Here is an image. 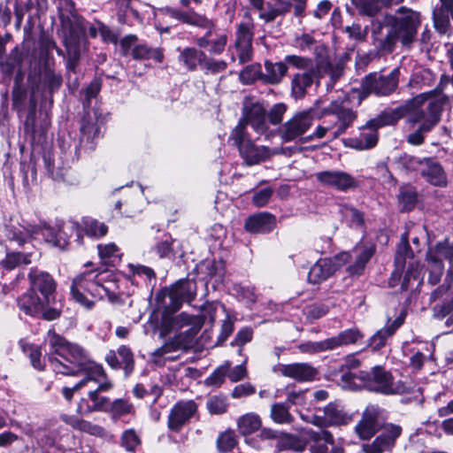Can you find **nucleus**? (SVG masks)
Instances as JSON below:
<instances>
[{
    "label": "nucleus",
    "mask_w": 453,
    "mask_h": 453,
    "mask_svg": "<svg viewBox=\"0 0 453 453\" xmlns=\"http://www.w3.org/2000/svg\"><path fill=\"white\" fill-rule=\"evenodd\" d=\"M317 180L323 185L338 190H347L357 186L355 179L345 172L324 171L316 174Z\"/></svg>",
    "instance_id": "412c9836"
},
{
    "label": "nucleus",
    "mask_w": 453,
    "mask_h": 453,
    "mask_svg": "<svg viewBox=\"0 0 453 453\" xmlns=\"http://www.w3.org/2000/svg\"><path fill=\"white\" fill-rule=\"evenodd\" d=\"M306 434L309 440L314 442V444L310 447V450L312 453H326L327 451L326 443L334 444V437L327 430H322L320 432L307 430Z\"/></svg>",
    "instance_id": "f704fd0d"
},
{
    "label": "nucleus",
    "mask_w": 453,
    "mask_h": 453,
    "mask_svg": "<svg viewBox=\"0 0 453 453\" xmlns=\"http://www.w3.org/2000/svg\"><path fill=\"white\" fill-rule=\"evenodd\" d=\"M412 259L413 252L410 249L408 234L405 233L401 237V241L397 246L395 253V263L398 267H404L407 261L410 260L408 271L402 282V289L404 290L408 289L411 279L418 281L420 280L418 265H414L413 262H411Z\"/></svg>",
    "instance_id": "ddd939ff"
},
{
    "label": "nucleus",
    "mask_w": 453,
    "mask_h": 453,
    "mask_svg": "<svg viewBox=\"0 0 453 453\" xmlns=\"http://www.w3.org/2000/svg\"><path fill=\"white\" fill-rule=\"evenodd\" d=\"M164 296H168L170 304L167 310L171 312L178 311L183 302L190 303L196 296V283L191 280H180L170 289L161 293Z\"/></svg>",
    "instance_id": "9b49d317"
},
{
    "label": "nucleus",
    "mask_w": 453,
    "mask_h": 453,
    "mask_svg": "<svg viewBox=\"0 0 453 453\" xmlns=\"http://www.w3.org/2000/svg\"><path fill=\"white\" fill-rule=\"evenodd\" d=\"M276 225L275 217L268 212H260L249 217L245 221V229L254 234L271 232Z\"/></svg>",
    "instance_id": "a878e982"
},
{
    "label": "nucleus",
    "mask_w": 453,
    "mask_h": 453,
    "mask_svg": "<svg viewBox=\"0 0 453 453\" xmlns=\"http://www.w3.org/2000/svg\"><path fill=\"white\" fill-rule=\"evenodd\" d=\"M57 6L62 29H71L74 34L81 31L84 19L79 16L73 0H53Z\"/></svg>",
    "instance_id": "2eb2a0df"
},
{
    "label": "nucleus",
    "mask_w": 453,
    "mask_h": 453,
    "mask_svg": "<svg viewBox=\"0 0 453 453\" xmlns=\"http://www.w3.org/2000/svg\"><path fill=\"white\" fill-rule=\"evenodd\" d=\"M388 33L381 40V50L392 52L397 42L410 49L414 42L421 20L419 13L406 7H400L395 15L387 17Z\"/></svg>",
    "instance_id": "7ed1b4c3"
},
{
    "label": "nucleus",
    "mask_w": 453,
    "mask_h": 453,
    "mask_svg": "<svg viewBox=\"0 0 453 453\" xmlns=\"http://www.w3.org/2000/svg\"><path fill=\"white\" fill-rule=\"evenodd\" d=\"M384 410L377 405H368L362 416L361 420L356 426V432L363 440L372 438L377 432L380 426V419L384 418Z\"/></svg>",
    "instance_id": "4468645a"
},
{
    "label": "nucleus",
    "mask_w": 453,
    "mask_h": 453,
    "mask_svg": "<svg viewBox=\"0 0 453 453\" xmlns=\"http://www.w3.org/2000/svg\"><path fill=\"white\" fill-rule=\"evenodd\" d=\"M326 420L328 426H340L348 424L350 421V417L348 416L342 410L339 409L334 404H328L325 410Z\"/></svg>",
    "instance_id": "79ce46f5"
},
{
    "label": "nucleus",
    "mask_w": 453,
    "mask_h": 453,
    "mask_svg": "<svg viewBox=\"0 0 453 453\" xmlns=\"http://www.w3.org/2000/svg\"><path fill=\"white\" fill-rule=\"evenodd\" d=\"M196 403L190 401L178 402L168 415V427L173 432H179L182 426L196 414Z\"/></svg>",
    "instance_id": "dca6fc26"
},
{
    "label": "nucleus",
    "mask_w": 453,
    "mask_h": 453,
    "mask_svg": "<svg viewBox=\"0 0 453 453\" xmlns=\"http://www.w3.org/2000/svg\"><path fill=\"white\" fill-rule=\"evenodd\" d=\"M30 255L21 253H10L1 261V265L7 269L12 270L20 264L28 265L31 263Z\"/></svg>",
    "instance_id": "13d9d810"
},
{
    "label": "nucleus",
    "mask_w": 453,
    "mask_h": 453,
    "mask_svg": "<svg viewBox=\"0 0 453 453\" xmlns=\"http://www.w3.org/2000/svg\"><path fill=\"white\" fill-rule=\"evenodd\" d=\"M253 29V19L250 14L246 12L243 20L237 25L235 32L234 48L240 64L249 62L252 58Z\"/></svg>",
    "instance_id": "9d476101"
},
{
    "label": "nucleus",
    "mask_w": 453,
    "mask_h": 453,
    "mask_svg": "<svg viewBox=\"0 0 453 453\" xmlns=\"http://www.w3.org/2000/svg\"><path fill=\"white\" fill-rule=\"evenodd\" d=\"M57 229L58 227L46 225L31 226L25 231L21 230L20 227L8 226L6 228L5 236L10 241L16 242L19 245H21L26 242L29 237H38L42 235L47 242L54 245L58 234Z\"/></svg>",
    "instance_id": "f8f14e48"
},
{
    "label": "nucleus",
    "mask_w": 453,
    "mask_h": 453,
    "mask_svg": "<svg viewBox=\"0 0 453 453\" xmlns=\"http://www.w3.org/2000/svg\"><path fill=\"white\" fill-rule=\"evenodd\" d=\"M229 371V362H226L224 365L218 367L207 379L206 384L209 386H220L225 378L227 376Z\"/></svg>",
    "instance_id": "680f3d73"
},
{
    "label": "nucleus",
    "mask_w": 453,
    "mask_h": 453,
    "mask_svg": "<svg viewBox=\"0 0 453 453\" xmlns=\"http://www.w3.org/2000/svg\"><path fill=\"white\" fill-rule=\"evenodd\" d=\"M188 342L181 335L175 336L173 340L165 342L162 347L156 349L153 353L154 357H164L168 353L178 349L188 348Z\"/></svg>",
    "instance_id": "49530a36"
},
{
    "label": "nucleus",
    "mask_w": 453,
    "mask_h": 453,
    "mask_svg": "<svg viewBox=\"0 0 453 453\" xmlns=\"http://www.w3.org/2000/svg\"><path fill=\"white\" fill-rule=\"evenodd\" d=\"M61 419L67 425L71 426L73 429L87 433L90 435L104 438L106 437L107 433L105 429L96 424H94L88 420L80 418L79 417L73 415H62Z\"/></svg>",
    "instance_id": "bb28decb"
},
{
    "label": "nucleus",
    "mask_w": 453,
    "mask_h": 453,
    "mask_svg": "<svg viewBox=\"0 0 453 453\" xmlns=\"http://www.w3.org/2000/svg\"><path fill=\"white\" fill-rule=\"evenodd\" d=\"M275 371L284 377L300 382L312 380L317 375V370L307 363L280 364Z\"/></svg>",
    "instance_id": "aec40b11"
},
{
    "label": "nucleus",
    "mask_w": 453,
    "mask_h": 453,
    "mask_svg": "<svg viewBox=\"0 0 453 453\" xmlns=\"http://www.w3.org/2000/svg\"><path fill=\"white\" fill-rule=\"evenodd\" d=\"M102 273L88 271L77 275L70 287L72 298L88 310L93 309L96 299L104 298L107 288L100 282Z\"/></svg>",
    "instance_id": "39448f33"
},
{
    "label": "nucleus",
    "mask_w": 453,
    "mask_h": 453,
    "mask_svg": "<svg viewBox=\"0 0 453 453\" xmlns=\"http://www.w3.org/2000/svg\"><path fill=\"white\" fill-rule=\"evenodd\" d=\"M312 121L311 111H298L280 127L273 128V134L285 142L296 140L306 133Z\"/></svg>",
    "instance_id": "1a4fd4ad"
},
{
    "label": "nucleus",
    "mask_w": 453,
    "mask_h": 453,
    "mask_svg": "<svg viewBox=\"0 0 453 453\" xmlns=\"http://www.w3.org/2000/svg\"><path fill=\"white\" fill-rule=\"evenodd\" d=\"M48 124L38 123L35 110H30L24 123V140L26 142H42L46 139Z\"/></svg>",
    "instance_id": "393cba45"
},
{
    "label": "nucleus",
    "mask_w": 453,
    "mask_h": 453,
    "mask_svg": "<svg viewBox=\"0 0 453 453\" xmlns=\"http://www.w3.org/2000/svg\"><path fill=\"white\" fill-rule=\"evenodd\" d=\"M16 5V0H4L0 2V20L4 27H7L12 20L13 7Z\"/></svg>",
    "instance_id": "69168bd1"
},
{
    "label": "nucleus",
    "mask_w": 453,
    "mask_h": 453,
    "mask_svg": "<svg viewBox=\"0 0 453 453\" xmlns=\"http://www.w3.org/2000/svg\"><path fill=\"white\" fill-rule=\"evenodd\" d=\"M342 380L349 388L366 387L368 389L385 395L401 394L405 390L400 382H394L389 372L381 367H374L372 375L364 372H347L342 375Z\"/></svg>",
    "instance_id": "20e7f679"
},
{
    "label": "nucleus",
    "mask_w": 453,
    "mask_h": 453,
    "mask_svg": "<svg viewBox=\"0 0 453 453\" xmlns=\"http://www.w3.org/2000/svg\"><path fill=\"white\" fill-rule=\"evenodd\" d=\"M102 88V81L99 78H95L91 81V82L88 85L85 89V99L83 102V105L85 108L90 106V101L92 98L96 97L99 94Z\"/></svg>",
    "instance_id": "0e129e2a"
},
{
    "label": "nucleus",
    "mask_w": 453,
    "mask_h": 453,
    "mask_svg": "<svg viewBox=\"0 0 453 453\" xmlns=\"http://www.w3.org/2000/svg\"><path fill=\"white\" fill-rule=\"evenodd\" d=\"M64 42L67 52V68L74 69L81 57L80 41L85 35L86 27H81L80 33L74 34L71 29H62Z\"/></svg>",
    "instance_id": "4be33fe9"
},
{
    "label": "nucleus",
    "mask_w": 453,
    "mask_h": 453,
    "mask_svg": "<svg viewBox=\"0 0 453 453\" xmlns=\"http://www.w3.org/2000/svg\"><path fill=\"white\" fill-rule=\"evenodd\" d=\"M120 444L127 451L134 452L141 446V439L134 429H127L121 434Z\"/></svg>",
    "instance_id": "4d7b16f0"
},
{
    "label": "nucleus",
    "mask_w": 453,
    "mask_h": 453,
    "mask_svg": "<svg viewBox=\"0 0 453 453\" xmlns=\"http://www.w3.org/2000/svg\"><path fill=\"white\" fill-rule=\"evenodd\" d=\"M203 66L206 73L218 74L226 69L227 64L224 60L205 58Z\"/></svg>",
    "instance_id": "774afa93"
},
{
    "label": "nucleus",
    "mask_w": 453,
    "mask_h": 453,
    "mask_svg": "<svg viewBox=\"0 0 453 453\" xmlns=\"http://www.w3.org/2000/svg\"><path fill=\"white\" fill-rule=\"evenodd\" d=\"M401 118L398 111H383L376 118L370 119L361 128V136L364 142H377L379 139L378 128L386 125H392Z\"/></svg>",
    "instance_id": "f3484780"
},
{
    "label": "nucleus",
    "mask_w": 453,
    "mask_h": 453,
    "mask_svg": "<svg viewBox=\"0 0 453 453\" xmlns=\"http://www.w3.org/2000/svg\"><path fill=\"white\" fill-rule=\"evenodd\" d=\"M176 17L184 23L205 28L207 31L215 28L214 23L211 20L196 13L179 12Z\"/></svg>",
    "instance_id": "de8ad7c7"
},
{
    "label": "nucleus",
    "mask_w": 453,
    "mask_h": 453,
    "mask_svg": "<svg viewBox=\"0 0 453 453\" xmlns=\"http://www.w3.org/2000/svg\"><path fill=\"white\" fill-rule=\"evenodd\" d=\"M288 406L286 403H275L271 408V418L278 424H289L293 421L294 418L288 411Z\"/></svg>",
    "instance_id": "3c124183"
},
{
    "label": "nucleus",
    "mask_w": 453,
    "mask_h": 453,
    "mask_svg": "<svg viewBox=\"0 0 453 453\" xmlns=\"http://www.w3.org/2000/svg\"><path fill=\"white\" fill-rule=\"evenodd\" d=\"M353 252L356 255V261L349 266L348 272L350 275H359L364 272L366 264L373 256L375 249L373 246H357Z\"/></svg>",
    "instance_id": "2f4dec72"
},
{
    "label": "nucleus",
    "mask_w": 453,
    "mask_h": 453,
    "mask_svg": "<svg viewBox=\"0 0 453 453\" xmlns=\"http://www.w3.org/2000/svg\"><path fill=\"white\" fill-rule=\"evenodd\" d=\"M118 356L121 363V368L123 367L128 373L134 368V356L130 349L126 346H121L118 349Z\"/></svg>",
    "instance_id": "338daca9"
},
{
    "label": "nucleus",
    "mask_w": 453,
    "mask_h": 453,
    "mask_svg": "<svg viewBox=\"0 0 453 453\" xmlns=\"http://www.w3.org/2000/svg\"><path fill=\"white\" fill-rule=\"evenodd\" d=\"M226 42V35L216 34L215 28L208 30L203 36L196 39L198 47L206 49L212 54H221L225 50Z\"/></svg>",
    "instance_id": "b1692460"
},
{
    "label": "nucleus",
    "mask_w": 453,
    "mask_h": 453,
    "mask_svg": "<svg viewBox=\"0 0 453 453\" xmlns=\"http://www.w3.org/2000/svg\"><path fill=\"white\" fill-rule=\"evenodd\" d=\"M82 231L88 236L102 238L108 233V226L96 219L86 217L81 221Z\"/></svg>",
    "instance_id": "ea45409f"
},
{
    "label": "nucleus",
    "mask_w": 453,
    "mask_h": 453,
    "mask_svg": "<svg viewBox=\"0 0 453 453\" xmlns=\"http://www.w3.org/2000/svg\"><path fill=\"white\" fill-rule=\"evenodd\" d=\"M399 73V69L394 68L386 75L378 73L367 74L362 80L360 88L353 90L352 97L357 98L360 104L370 94H375L378 96L391 95L397 88Z\"/></svg>",
    "instance_id": "423d86ee"
},
{
    "label": "nucleus",
    "mask_w": 453,
    "mask_h": 453,
    "mask_svg": "<svg viewBox=\"0 0 453 453\" xmlns=\"http://www.w3.org/2000/svg\"><path fill=\"white\" fill-rule=\"evenodd\" d=\"M286 65H289L295 68L308 70L312 67V60L309 58L297 55H287L284 58Z\"/></svg>",
    "instance_id": "e2e57ef3"
},
{
    "label": "nucleus",
    "mask_w": 453,
    "mask_h": 453,
    "mask_svg": "<svg viewBox=\"0 0 453 453\" xmlns=\"http://www.w3.org/2000/svg\"><path fill=\"white\" fill-rule=\"evenodd\" d=\"M313 82V72L296 73L291 80V96L296 100L303 99L307 93V89L311 87Z\"/></svg>",
    "instance_id": "c756f323"
},
{
    "label": "nucleus",
    "mask_w": 453,
    "mask_h": 453,
    "mask_svg": "<svg viewBox=\"0 0 453 453\" xmlns=\"http://www.w3.org/2000/svg\"><path fill=\"white\" fill-rule=\"evenodd\" d=\"M236 445V436L232 431L221 433L217 439V448L221 452L232 450Z\"/></svg>",
    "instance_id": "bf43d9fd"
},
{
    "label": "nucleus",
    "mask_w": 453,
    "mask_h": 453,
    "mask_svg": "<svg viewBox=\"0 0 453 453\" xmlns=\"http://www.w3.org/2000/svg\"><path fill=\"white\" fill-rule=\"evenodd\" d=\"M132 56L135 59H154L160 63L163 61L164 55L159 49H151L145 44H139L132 50Z\"/></svg>",
    "instance_id": "c03bdc74"
},
{
    "label": "nucleus",
    "mask_w": 453,
    "mask_h": 453,
    "mask_svg": "<svg viewBox=\"0 0 453 453\" xmlns=\"http://www.w3.org/2000/svg\"><path fill=\"white\" fill-rule=\"evenodd\" d=\"M262 76L261 65L259 64H251L240 72L239 79L242 84L249 85L254 83L258 79H262Z\"/></svg>",
    "instance_id": "864d4df0"
},
{
    "label": "nucleus",
    "mask_w": 453,
    "mask_h": 453,
    "mask_svg": "<svg viewBox=\"0 0 453 453\" xmlns=\"http://www.w3.org/2000/svg\"><path fill=\"white\" fill-rule=\"evenodd\" d=\"M308 441L303 437H299L290 434H284L279 437L276 448L280 450H291L297 453L305 450Z\"/></svg>",
    "instance_id": "c9c22d12"
},
{
    "label": "nucleus",
    "mask_w": 453,
    "mask_h": 453,
    "mask_svg": "<svg viewBox=\"0 0 453 453\" xmlns=\"http://www.w3.org/2000/svg\"><path fill=\"white\" fill-rule=\"evenodd\" d=\"M443 103L435 98L426 100L420 109L416 110L410 121L418 124V127L409 134L408 142H423L425 133L429 132L435 126L441 116Z\"/></svg>",
    "instance_id": "0eeeda50"
},
{
    "label": "nucleus",
    "mask_w": 453,
    "mask_h": 453,
    "mask_svg": "<svg viewBox=\"0 0 453 453\" xmlns=\"http://www.w3.org/2000/svg\"><path fill=\"white\" fill-rule=\"evenodd\" d=\"M92 382L97 384V387L95 389L89 390L88 398L93 402V403H97L100 397L99 394L110 391L113 388V384L108 379L104 371V375L100 376L98 380H91V383Z\"/></svg>",
    "instance_id": "603ef678"
},
{
    "label": "nucleus",
    "mask_w": 453,
    "mask_h": 453,
    "mask_svg": "<svg viewBox=\"0 0 453 453\" xmlns=\"http://www.w3.org/2000/svg\"><path fill=\"white\" fill-rule=\"evenodd\" d=\"M109 413L113 418H119L125 415L134 414V407L129 401L118 398L111 402Z\"/></svg>",
    "instance_id": "8fccbe9b"
},
{
    "label": "nucleus",
    "mask_w": 453,
    "mask_h": 453,
    "mask_svg": "<svg viewBox=\"0 0 453 453\" xmlns=\"http://www.w3.org/2000/svg\"><path fill=\"white\" fill-rule=\"evenodd\" d=\"M395 445L382 434L377 436L371 443L363 445L365 453H383L391 450Z\"/></svg>",
    "instance_id": "09e8293b"
},
{
    "label": "nucleus",
    "mask_w": 453,
    "mask_h": 453,
    "mask_svg": "<svg viewBox=\"0 0 453 453\" xmlns=\"http://www.w3.org/2000/svg\"><path fill=\"white\" fill-rule=\"evenodd\" d=\"M179 62L188 71H195L198 65H203L205 53L194 47H188L180 50Z\"/></svg>",
    "instance_id": "473e14b6"
},
{
    "label": "nucleus",
    "mask_w": 453,
    "mask_h": 453,
    "mask_svg": "<svg viewBox=\"0 0 453 453\" xmlns=\"http://www.w3.org/2000/svg\"><path fill=\"white\" fill-rule=\"evenodd\" d=\"M94 118L96 120V124L92 123L90 120H87L86 118L81 120V140H86L87 142H89L96 139H100V134L102 132L100 124L104 121L105 118L103 117V114L99 112V109L97 108L94 109Z\"/></svg>",
    "instance_id": "7c9ffc66"
},
{
    "label": "nucleus",
    "mask_w": 453,
    "mask_h": 453,
    "mask_svg": "<svg viewBox=\"0 0 453 453\" xmlns=\"http://www.w3.org/2000/svg\"><path fill=\"white\" fill-rule=\"evenodd\" d=\"M288 106L284 103H278L272 106L266 116L268 118V125L273 126L272 128L280 127L283 120V117L287 111Z\"/></svg>",
    "instance_id": "5fc2aeb1"
},
{
    "label": "nucleus",
    "mask_w": 453,
    "mask_h": 453,
    "mask_svg": "<svg viewBox=\"0 0 453 453\" xmlns=\"http://www.w3.org/2000/svg\"><path fill=\"white\" fill-rule=\"evenodd\" d=\"M403 323V317L400 316L391 323H388L386 326L378 331L370 339V345L374 349H379L385 345L386 340L390 337L396 329Z\"/></svg>",
    "instance_id": "4c0bfd02"
},
{
    "label": "nucleus",
    "mask_w": 453,
    "mask_h": 453,
    "mask_svg": "<svg viewBox=\"0 0 453 453\" xmlns=\"http://www.w3.org/2000/svg\"><path fill=\"white\" fill-rule=\"evenodd\" d=\"M433 254L434 257H437V261L441 263L442 259H448L450 262L453 261V242H449L448 239L442 242H439L434 249H431L428 252L427 258L430 260V255Z\"/></svg>",
    "instance_id": "a18cd8bd"
},
{
    "label": "nucleus",
    "mask_w": 453,
    "mask_h": 453,
    "mask_svg": "<svg viewBox=\"0 0 453 453\" xmlns=\"http://www.w3.org/2000/svg\"><path fill=\"white\" fill-rule=\"evenodd\" d=\"M98 254L102 262L105 265L114 264L120 260L121 253L119 247L113 243L98 244Z\"/></svg>",
    "instance_id": "37998d69"
},
{
    "label": "nucleus",
    "mask_w": 453,
    "mask_h": 453,
    "mask_svg": "<svg viewBox=\"0 0 453 453\" xmlns=\"http://www.w3.org/2000/svg\"><path fill=\"white\" fill-rule=\"evenodd\" d=\"M241 119L250 124L254 131L263 135L265 140L275 138L273 128L266 121V110L262 103L245 97Z\"/></svg>",
    "instance_id": "6e6552de"
},
{
    "label": "nucleus",
    "mask_w": 453,
    "mask_h": 453,
    "mask_svg": "<svg viewBox=\"0 0 453 453\" xmlns=\"http://www.w3.org/2000/svg\"><path fill=\"white\" fill-rule=\"evenodd\" d=\"M363 338V334L357 328H350L341 332L338 335L326 339L329 350L341 346L354 344Z\"/></svg>",
    "instance_id": "e433bc0d"
},
{
    "label": "nucleus",
    "mask_w": 453,
    "mask_h": 453,
    "mask_svg": "<svg viewBox=\"0 0 453 453\" xmlns=\"http://www.w3.org/2000/svg\"><path fill=\"white\" fill-rule=\"evenodd\" d=\"M29 288L18 298V307L25 314L55 320L61 315L56 300L57 282L53 277L36 268L27 275Z\"/></svg>",
    "instance_id": "f257e3e1"
},
{
    "label": "nucleus",
    "mask_w": 453,
    "mask_h": 453,
    "mask_svg": "<svg viewBox=\"0 0 453 453\" xmlns=\"http://www.w3.org/2000/svg\"><path fill=\"white\" fill-rule=\"evenodd\" d=\"M262 421L260 417L253 412L241 416L237 420L239 432L243 435L251 434L260 429Z\"/></svg>",
    "instance_id": "58836bf2"
},
{
    "label": "nucleus",
    "mask_w": 453,
    "mask_h": 453,
    "mask_svg": "<svg viewBox=\"0 0 453 453\" xmlns=\"http://www.w3.org/2000/svg\"><path fill=\"white\" fill-rule=\"evenodd\" d=\"M48 337L52 351L66 362L50 357L49 360L56 372L70 376L83 374L95 380L104 375L103 366L90 360L81 346L66 342L55 332L50 331Z\"/></svg>",
    "instance_id": "f03ea898"
},
{
    "label": "nucleus",
    "mask_w": 453,
    "mask_h": 453,
    "mask_svg": "<svg viewBox=\"0 0 453 453\" xmlns=\"http://www.w3.org/2000/svg\"><path fill=\"white\" fill-rule=\"evenodd\" d=\"M207 409L211 414L220 415L226 411V398L223 396H211L206 403Z\"/></svg>",
    "instance_id": "052dcab7"
},
{
    "label": "nucleus",
    "mask_w": 453,
    "mask_h": 453,
    "mask_svg": "<svg viewBox=\"0 0 453 453\" xmlns=\"http://www.w3.org/2000/svg\"><path fill=\"white\" fill-rule=\"evenodd\" d=\"M333 114L337 117L339 121L342 123L337 130L333 132V138H336L338 134L345 132L346 128L356 119L357 114L351 109L344 105L342 100H334L330 104L325 107L320 115L326 116Z\"/></svg>",
    "instance_id": "a211bd4d"
},
{
    "label": "nucleus",
    "mask_w": 453,
    "mask_h": 453,
    "mask_svg": "<svg viewBox=\"0 0 453 453\" xmlns=\"http://www.w3.org/2000/svg\"><path fill=\"white\" fill-rule=\"evenodd\" d=\"M440 1L441 7L435 8L433 12L434 23L440 34H446L449 27V13L453 19V0Z\"/></svg>",
    "instance_id": "c85d7f7f"
},
{
    "label": "nucleus",
    "mask_w": 453,
    "mask_h": 453,
    "mask_svg": "<svg viewBox=\"0 0 453 453\" xmlns=\"http://www.w3.org/2000/svg\"><path fill=\"white\" fill-rule=\"evenodd\" d=\"M334 266L329 258H320L310 269L308 281L311 284H319L327 280L336 272Z\"/></svg>",
    "instance_id": "cd10ccee"
},
{
    "label": "nucleus",
    "mask_w": 453,
    "mask_h": 453,
    "mask_svg": "<svg viewBox=\"0 0 453 453\" xmlns=\"http://www.w3.org/2000/svg\"><path fill=\"white\" fill-rule=\"evenodd\" d=\"M238 150L245 160V162L251 165L255 164H258L259 162L265 160L268 157L272 155L269 150L265 146H258L256 143H237ZM292 152V149H276L273 154L274 153H281L285 155H290Z\"/></svg>",
    "instance_id": "6ab92c4d"
},
{
    "label": "nucleus",
    "mask_w": 453,
    "mask_h": 453,
    "mask_svg": "<svg viewBox=\"0 0 453 453\" xmlns=\"http://www.w3.org/2000/svg\"><path fill=\"white\" fill-rule=\"evenodd\" d=\"M418 195L416 189L411 186H404L400 188L398 194V203L402 211H410L416 206Z\"/></svg>",
    "instance_id": "a19ab883"
},
{
    "label": "nucleus",
    "mask_w": 453,
    "mask_h": 453,
    "mask_svg": "<svg viewBox=\"0 0 453 453\" xmlns=\"http://www.w3.org/2000/svg\"><path fill=\"white\" fill-rule=\"evenodd\" d=\"M354 4L363 15L375 16L382 7L381 0H354Z\"/></svg>",
    "instance_id": "6e6d98bb"
},
{
    "label": "nucleus",
    "mask_w": 453,
    "mask_h": 453,
    "mask_svg": "<svg viewBox=\"0 0 453 453\" xmlns=\"http://www.w3.org/2000/svg\"><path fill=\"white\" fill-rule=\"evenodd\" d=\"M420 174L432 185L443 187L447 185V176L441 165L429 158L419 163Z\"/></svg>",
    "instance_id": "5701e85b"
},
{
    "label": "nucleus",
    "mask_w": 453,
    "mask_h": 453,
    "mask_svg": "<svg viewBox=\"0 0 453 453\" xmlns=\"http://www.w3.org/2000/svg\"><path fill=\"white\" fill-rule=\"evenodd\" d=\"M265 73L262 76L264 82L268 84H279L287 74L288 66L285 62H276L266 60L265 62Z\"/></svg>",
    "instance_id": "72a5a7b5"
}]
</instances>
